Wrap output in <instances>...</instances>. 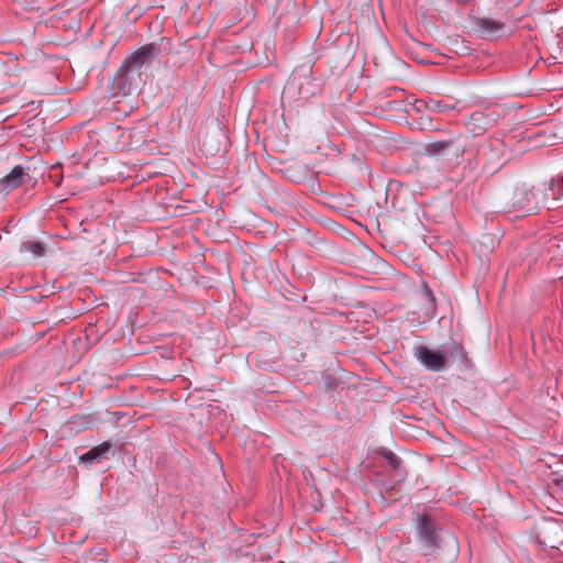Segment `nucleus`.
<instances>
[{
    "instance_id": "obj_12",
    "label": "nucleus",
    "mask_w": 563,
    "mask_h": 563,
    "mask_svg": "<svg viewBox=\"0 0 563 563\" xmlns=\"http://www.w3.org/2000/svg\"><path fill=\"white\" fill-rule=\"evenodd\" d=\"M384 457L387 460L389 466L397 471L401 467V464H402V461L396 455L394 454L393 452L390 451H386L384 453Z\"/></svg>"
},
{
    "instance_id": "obj_6",
    "label": "nucleus",
    "mask_w": 563,
    "mask_h": 563,
    "mask_svg": "<svg viewBox=\"0 0 563 563\" xmlns=\"http://www.w3.org/2000/svg\"><path fill=\"white\" fill-rule=\"evenodd\" d=\"M465 124L467 131L476 136L489 129L492 120L484 112L476 111L468 118Z\"/></svg>"
},
{
    "instance_id": "obj_11",
    "label": "nucleus",
    "mask_w": 563,
    "mask_h": 563,
    "mask_svg": "<svg viewBox=\"0 0 563 563\" xmlns=\"http://www.w3.org/2000/svg\"><path fill=\"white\" fill-rule=\"evenodd\" d=\"M22 249L27 252H31L35 256H43L45 253L44 245L41 242H34V241L24 242L22 244Z\"/></svg>"
},
{
    "instance_id": "obj_1",
    "label": "nucleus",
    "mask_w": 563,
    "mask_h": 563,
    "mask_svg": "<svg viewBox=\"0 0 563 563\" xmlns=\"http://www.w3.org/2000/svg\"><path fill=\"white\" fill-rule=\"evenodd\" d=\"M158 53L159 47L155 43H150L128 56L115 75L120 89L126 92L139 89L142 85V67L152 62Z\"/></svg>"
},
{
    "instance_id": "obj_4",
    "label": "nucleus",
    "mask_w": 563,
    "mask_h": 563,
    "mask_svg": "<svg viewBox=\"0 0 563 563\" xmlns=\"http://www.w3.org/2000/svg\"><path fill=\"white\" fill-rule=\"evenodd\" d=\"M29 174L22 166H15L5 177L0 179V190L8 194L23 185Z\"/></svg>"
},
{
    "instance_id": "obj_13",
    "label": "nucleus",
    "mask_w": 563,
    "mask_h": 563,
    "mask_svg": "<svg viewBox=\"0 0 563 563\" xmlns=\"http://www.w3.org/2000/svg\"><path fill=\"white\" fill-rule=\"evenodd\" d=\"M422 292H423V296L432 303L435 302V297L433 296V292L432 290L430 289V287L428 286L427 283H423L422 284Z\"/></svg>"
},
{
    "instance_id": "obj_7",
    "label": "nucleus",
    "mask_w": 563,
    "mask_h": 563,
    "mask_svg": "<svg viewBox=\"0 0 563 563\" xmlns=\"http://www.w3.org/2000/svg\"><path fill=\"white\" fill-rule=\"evenodd\" d=\"M427 150L431 154H445L452 151L453 154L459 155L464 152V148L457 144V140L434 141L428 144Z\"/></svg>"
},
{
    "instance_id": "obj_10",
    "label": "nucleus",
    "mask_w": 563,
    "mask_h": 563,
    "mask_svg": "<svg viewBox=\"0 0 563 563\" xmlns=\"http://www.w3.org/2000/svg\"><path fill=\"white\" fill-rule=\"evenodd\" d=\"M111 448H112L111 443L103 442L99 445L93 446L88 452L82 454L80 456V461L81 462H87V461L90 462V461L102 459L111 450Z\"/></svg>"
},
{
    "instance_id": "obj_14",
    "label": "nucleus",
    "mask_w": 563,
    "mask_h": 563,
    "mask_svg": "<svg viewBox=\"0 0 563 563\" xmlns=\"http://www.w3.org/2000/svg\"><path fill=\"white\" fill-rule=\"evenodd\" d=\"M558 476L555 477V481L559 483L563 482V472L555 473Z\"/></svg>"
},
{
    "instance_id": "obj_8",
    "label": "nucleus",
    "mask_w": 563,
    "mask_h": 563,
    "mask_svg": "<svg viewBox=\"0 0 563 563\" xmlns=\"http://www.w3.org/2000/svg\"><path fill=\"white\" fill-rule=\"evenodd\" d=\"M419 534L428 549H433L437 545L432 522L426 517L420 518Z\"/></svg>"
},
{
    "instance_id": "obj_16",
    "label": "nucleus",
    "mask_w": 563,
    "mask_h": 563,
    "mask_svg": "<svg viewBox=\"0 0 563 563\" xmlns=\"http://www.w3.org/2000/svg\"><path fill=\"white\" fill-rule=\"evenodd\" d=\"M514 2H519L520 0H512Z\"/></svg>"
},
{
    "instance_id": "obj_15",
    "label": "nucleus",
    "mask_w": 563,
    "mask_h": 563,
    "mask_svg": "<svg viewBox=\"0 0 563 563\" xmlns=\"http://www.w3.org/2000/svg\"><path fill=\"white\" fill-rule=\"evenodd\" d=\"M219 151V146L218 145H211L210 148L208 150V153L209 154H213V152H218Z\"/></svg>"
},
{
    "instance_id": "obj_3",
    "label": "nucleus",
    "mask_w": 563,
    "mask_h": 563,
    "mask_svg": "<svg viewBox=\"0 0 563 563\" xmlns=\"http://www.w3.org/2000/svg\"><path fill=\"white\" fill-rule=\"evenodd\" d=\"M418 360L429 369L438 372L445 366V358L442 353L432 351L427 346H419L417 350Z\"/></svg>"
},
{
    "instance_id": "obj_9",
    "label": "nucleus",
    "mask_w": 563,
    "mask_h": 563,
    "mask_svg": "<svg viewBox=\"0 0 563 563\" xmlns=\"http://www.w3.org/2000/svg\"><path fill=\"white\" fill-rule=\"evenodd\" d=\"M419 534L428 549H433L437 545L432 522L426 517L420 518Z\"/></svg>"
},
{
    "instance_id": "obj_2",
    "label": "nucleus",
    "mask_w": 563,
    "mask_h": 563,
    "mask_svg": "<svg viewBox=\"0 0 563 563\" xmlns=\"http://www.w3.org/2000/svg\"><path fill=\"white\" fill-rule=\"evenodd\" d=\"M532 533L538 544L544 549L563 547V521L545 518L533 526Z\"/></svg>"
},
{
    "instance_id": "obj_5",
    "label": "nucleus",
    "mask_w": 563,
    "mask_h": 563,
    "mask_svg": "<svg viewBox=\"0 0 563 563\" xmlns=\"http://www.w3.org/2000/svg\"><path fill=\"white\" fill-rule=\"evenodd\" d=\"M475 27L476 31L485 37H497L504 32V24L490 18L477 19Z\"/></svg>"
}]
</instances>
